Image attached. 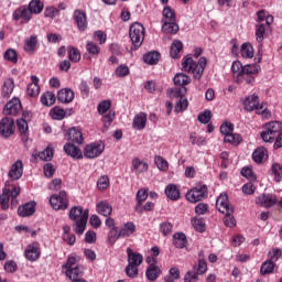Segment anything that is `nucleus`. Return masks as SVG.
<instances>
[{
	"mask_svg": "<svg viewBox=\"0 0 282 282\" xmlns=\"http://www.w3.org/2000/svg\"><path fill=\"white\" fill-rule=\"evenodd\" d=\"M231 72L234 80L238 85H241L243 82L247 85H252L254 83V76L261 72V66L259 64H247L243 66L241 62L235 61L231 65Z\"/></svg>",
	"mask_w": 282,
	"mask_h": 282,
	"instance_id": "1",
	"label": "nucleus"
},
{
	"mask_svg": "<svg viewBox=\"0 0 282 282\" xmlns=\"http://www.w3.org/2000/svg\"><path fill=\"white\" fill-rule=\"evenodd\" d=\"M68 217L73 224V230L76 235H83L87 228V221H89V209H83L80 206H74L70 208Z\"/></svg>",
	"mask_w": 282,
	"mask_h": 282,
	"instance_id": "2",
	"label": "nucleus"
},
{
	"mask_svg": "<svg viewBox=\"0 0 282 282\" xmlns=\"http://www.w3.org/2000/svg\"><path fill=\"white\" fill-rule=\"evenodd\" d=\"M206 57H200L198 63L194 62L193 57L185 56L182 61V70L187 72V74H192L195 80H202V76H204V69H206L207 65Z\"/></svg>",
	"mask_w": 282,
	"mask_h": 282,
	"instance_id": "3",
	"label": "nucleus"
},
{
	"mask_svg": "<svg viewBox=\"0 0 282 282\" xmlns=\"http://www.w3.org/2000/svg\"><path fill=\"white\" fill-rule=\"evenodd\" d=\"M21 194V187L14 186L10 188H3L2 194H0V206L2 210H8L10 208V197H11V207L17 208L19 206V200L17 197Z\"/></svg>",
	"mask_w": 282,
	"mask_h": 282,
	"instance_id": "4",
	"label": "nucleus"
},
{
	"mask_svg": "<svg viewBox=\"0 0 282 282\" xmlns=\"http://www.w3.org/2000/svg\"><path fill=\"white\" fill-rule=\"evenodd\" d=\"M245 111H256V113L262 116V118H270V111H268V106L265 104L259 105V95L253 94L248 96L243 100Z\"/></svg>",
	"mask_w": 282,
	"mask_h": 282,
	"instance_id": "5",
	"label": "nucleus"
},
{
	"mask_svg": "<svg viewBox=\"0 0 282 282\" xmlns=\"http://www.w3.org/2000/svg\"><path fill=\"white\" fill-rule=\"evenodd\" d=\"M220 133L225 135L224 142L227 144H232L237 147V144H241V134L235 133V126L230 122H225L220 126Z\"/></svg>",
	"mask_w": 282,
	"mask_h": 282,
	"instance_id": "6",
	"label": "nucleus"
},
{
	"mask_svg": "<svg viewBox=\"0 0 282 282\" xmlns=\"http://www.w3.org/2000/svg\"><path fill=\"white\" fill-rule=\"evenodd\" d=\"M129 36L133 50H138L144 43V26L141 23L134 22L130 26Z\"/></svg>",
	"mask_w": 282,
	"mask_h": 282,
	"instance_id": "7",
	"label": "nucleus"
},
{
	"mask_svg": "<svg viewBox=\"0 0 282 282\" xmlns=\"http://www.w3.org/2000/svg\"><path fill=\"white\" fill-rule=\"evenodd\" d=\"M282 131V123L279 121H271L264 126V130L261 132L263 142H274V139Z\"/></svg>",
	"mask_w": 282,
	"mask_h": 282,
	"instance_id": "8",
	"label": "nucleus"
},
{
	"mask_svg": "<svg viewBox=\"0 0 282 282\" xmlns=\"http://www.w3.org/2000/svg\"><path fill=\"white\" fill-rule=\"evenodd\" d=\"M62 269L70 281L77 280L83 274V268L78 264L75 257H69Z\"/></svg>",
	"mask_w": 282,
	"mask_h": 282,
	"instance_id": "9",
	"label": "nucleus"
},
{
	"mask_svg": "<svg viewBox=\"0 0 282 282\" xmlns=\"http://www.w3.org/2000/svg\"><path fill=\"white\" fill-rule=\"evenodd\" d=\"M132 235H135V224H133V221H128L120 227L116 235H108V240L110 243H116L120 237L127 238L132 237Z\"/></svg>",
	"mask_w": 282,
	"mask_h": 282,
	"instance_id": "10",
	"label": "nucleus"
},
{
	"mask_svg": "<svg viewBox=\"0 0 282 282\" xmlns=\"http://www.w3.org/2000/svg\"><path fill=\"white\" fill-rule=\"evenodd\" d=\"M50 204L54 210H66V208L69 206L67 192L61 191L58 194L52 195L50 198Z\"/></svg>",
	"mask_w": 282,
	"mask_h": 282,
	"instance_id": "11",
	"label": "nucleus"
},
{
	"mask_svg": "<svg viewBox=\"0 0 282 282\" xmlns=\"http://www.w3.org/2000/svg\"><path fill=\"white\" fill-rule=\"evenodd\" d=\"M104 151H105V143L93 142L85 147L83 156L87 158V160H96V158H99V155H102Z\"/></svg>",
	"mask_w": 282,
	"mask_h": 282,
	"instance_id": "12",
	"label": "nucleus"
},
{
	"mask_svg": "<svg viewBox=\"0 0 282 282\" xmlns=\"http://www.w3.org/2000/svg\"><path fill=\"white\" fill-rule=\"evenodd\" d=\"M207 193H208V187L206 185H199V186L193 187L191 191L186 193V199L192 204H197V202H202V199L206 197Z\"/></svg>",
	"mask_w": 282,
	"mask_h": 282,
	"instance_id": "13",
	"label": "nucleus"
},
{
	"mask_svg": "<svg viewBox=\"0 0 282 282\" xmlns=\"http://www.w3.org/2000/svg\"><path fill=\"white\" fill-rule=\"evenodd\" d=\"M14 119L10 117H4L0 120V135L2 138H10L14 135Z\"/></svg>",
	"mask_w": 282,
	"mask_h": 282,
	"instance_id": "14",
	"label": "nucleus"
},
{
	"mask_svg": "<svg viewBox=\"0 0 282 282\" xmlns=\"http://www.w3.org/2000/svg\"><path fill=\"white\" fill-rule=\"evenodd\" d=\"M274 23V17L268 15L267 17V24L265 23H258L256 25V41L258 43H263V39H265V32L270 30V25Z\"/></svg>",
	"mask_w": 282,
	"mask_h": 282,
	"instance_id": "15",
	"label": "nucleus"
},
{
	"mask_svg": "<svg viewBox=\"0 0 282 282\" xmlns=\"http://www.w3.org/2000/svg\"><path fill=\"white\" fill-rule=\"evenodd\" d=\"M216 208L221 214L235 213V207L230 205L227 194H220L216 200Z\"/></svg>",
	"mask_w": 282,
	"mask_h": 282,
	"instance_id": "16",
	"label": "nucleus"
},
{
	"mask_svg": "<svg viewBox=\"0 0 282 282\" xmlns=\"http://www.w3.org/2000/svg\"><path fill=\"white\" fill-rule=\"evenodd\" d=\"M131 171L134 175H144L149 171V163L135 156L131 161Z\"/></svg>",
	"mask_w": 282,
	"mask_h": 282,
	"instance_id": "17",
	"label": "nucleus"
},
{
	"mask_svg": "<svg viewBox=\"0 0 282 282\" xmlns=\"http://www.w3.org/2000/svg\"><path fill=\"white\" fill-rule=\"evenodd\" d=\"M8 177H10L12 182H17V180H21V177H23V162L21 160L15 161L11 165Z\"/></svg>",
	"mask_w": 282,
	"mask_h": 282,
	"instance_id": "18",
	"label": "nucleus"
},
{
	"mask_svg": "<svg viewBox=\"0 0 282 282\" xmlns=\"http://www.w3.org/2000/svg\"><path fill=\"white\" fill-rule=\"evenodd\" d=\"M21 109V100L19 98H13L4 106L3 113L4 116H17Z\"/></svg>",
	"mask_w": 282,
	"mask_h": 282,
	"instance_id": "19",
	"label": "nucleus"
},
{
	"mask_svg": "<svg viewBox=\"0 0 282 282\" xmlns=\"http://www.w3.org/2000/svg\"><path fill=\"white\" fill-rule=\"evenodd\" d=\"M256 204L263 206V208H272V206L276 204V196L272 194H261L256 198Z\"/></svg>",
	"mask_w": 282,
	"mask_h": 282,
	"instance_id": "20",
	"label": "nucleus"
},
{
	"mask_svg": "<svg viewBox=\"0 0 282 282\" xmlns=\"http://www.w3.org/2000/svg\"><path fill=\"white\" fill-rule=\"evenodd\" d=\"M24 254L29 261H36L39 257H41V248L39 247V243L33 242L32 245H29Z\"/></svg>",
	"mask_w": 282,
	"mask_h": 282,
	"instance_id": "21",
	"label": "nucleus"
},
{
	"mask_svg": "<svg viewBox=\"0 0 282 282\" xmlns=\"http://www.w3.org/2000/svg\"><path fill=\"white\" fill-rule=\"evenodd\" d=\"M64 151L67 155L73 158V160H83V151L74 143H66L64 145Z\"/></svg>",
	"mask_w": 282,
	"mask_h": 282,
	"instance_id": "22",
	"label": "nucleus"
},
{
	"mask_svg": "<svg viewBox=\"0 0 282 282\" xmlns=\"http://www.w3.org/2000/svg\"><path fill=\"white\" fill-rule=\"evenodd\" d=\"M127 256H128V264L135 265L137 268H140L142 265V261H144V258L141 253L133 252L131 248H127Z\"/></svg>",
	"mask_w": 282,
	"mask_h": 282,
	"instance_id": "23",
	"label": "nucleus"
},
{
	"mask_svg": "<svg viewBox=\"0 0 282 282\" xmlns=\"http://www.w3.org/2000/svg\"><path fill=\"white\" fill-rule=\"evenodd\" d=\"M33 213H36V203L30 202L18 208V215L20 217H31Z\"/></svg>",
	"mask_w": 282,
	"mask_h": 282,
	"instance_id": "24",
	"label": "nucleus"
},
{
	"mask_svg": "<svg viewBox=\"0 0 282 282\" xmlns=\"http://www.w3.org/2000/svg\"><path fill=\"white\" fill-rule=\"evenodd\" d=\"M74 21L77 23L78 30L85 32L87 30V15L80 10L74 12Z\"/></svg>",
	"mask_w": 282,
	"mask_h": 282,
	"instance_id": "25",
	"label": "nucleus"
},
{
	"mask_svg": "<svg viewBox=\"0 0 282 282\" xmlns=\"http://www.w3.org/2000/svg\"><path fill=\"white\" fill-rule=\"evenodd\" d=\"M96 212L102 217H110L111 213H113V207L108 202L100 200L96 206Z\"/></svg>",
	"mask_w": 282,
	"mask_h": 282,
	"instance_id": "26",
	"label": "nucleus"
},
{
	"mask_svg": "<svg viewBox=\"0 0 282 282\" xmlns=\"http://www.w3.org/2000/svg\"><path fill=\"white\" fill-rule=\"evenodd\" d=\"M36 45H39V37L36 35H31L24 41V52H26V54H34Z\"/></svg>",
	"mask_w": 282,
	"mask_h": 282,
	"instance_id": "27",
	"label": "nucleus"
},
{
	"mask_svg": "<svg viewBox=\"0 0 282 282\" xmlns=\"http://www.w3.org/2000/svg\"><path fill=\"white\" fill-rule=\"evenodd\" d=\"M187 93H188V88H186V86H183L181 88L174 87V88L167 89V96L171 99H175V98L182 99L186 96Z\"/></svg>",
	"mask_w": 282,
	"mask_h": 282,
	"instance_id": "28",
	"label": "nucleus"
},
{
	"mask_svg": "<svg viewBox=\"0 0 282 282\" xmlns=\"http://www.w3.org/2000/svg\"><path fill=\"white\" fill-rule=\"evenodd\" d=\"M252 160L257 164H262V162H265L268 160V150L265 148H258L252 153Z\"/></svg>",
	"mask_w": 282,
	"mask_h": 282,
	"instance_id": "29",
	"label": "nucleus"
},
{
	"mask_svg": "<svg viewBox=\"0 0 282 282\" xmlns=\"http://www.w3.org/2000/svg\"><path fill=\"white\" fill-rule=\"evenodd\" d=\"M186 243H188V240L186 239V235L184 232H176L173 235V245L175 248L182 250V248H186Z\"/></svg>",
	"mask_w": 282,
	"mask_h": 282,
	"instance_id": "30",
	"label": "nucleus"
},
{
	"mask_svg": "<svg viewBox=\"0 0 282 282\" xmlns=\"http://www.w3.org/2000/svg\"><path fill=\"white\" fill-rule=\"evenodd\" d=\"M57 100H59V102H64V104L72 102V100H74V91H72V89H67V88L59 90L57 94Z\"/></svg>",
	"mask_w": 282,
	"mask_h": 282,
	"instance_id": "31",
	"label": "nucleus"
},
{
	"mask_svg": "<svg viewBox=\"0 0 282 282\" xmlns=\"http://www.w3.org/2000/svg\"><path fill=\"white\" fill-rule=\"evenodd\" d=\"M165 195L172 202H177V199H180V189L177 188V185H174V184L167 185L165 187Z\"/></svg>",
	"mask_w": 282,
	"mask_h": 282,
	"instance_id": "32",
	"label": "nucleus"
},
{
	"mask_svg": "<svg viewBox=\"0 0 282 282\" xmlns=\"http://www.w3.org/2000/svg\"><path fill=\"white\" fill-rule=\"evenodd\" d=\"M173 80L176 87H186V85H191V77L184 73H177Z\"/></svg>",
	"mask_w": 282,
	"mask_h": 282,
	"instance_id": "33",
	"label": "nucleus"
},
{
	"mask_svg": "<svg viewBox=\"0 0 282 282\" xmlns=\"http://www.w3.org/2000/svg\"><path fill=\"white\" fill-rule=\"evenodd\" d=\"M68 140L75 142V144H83V132L77 128H70L68 130Z\"/></svg>",
	"mask_w": 282,
	"mask_h": 282,
	"instance_id": "34",
	"label": "nucleus"
},
{
	"mask_svg": "<svg viewBox=\"0 0 282 282\" xmlns=\"http://www.w3.org/2000/svg\"><path fill=\"white\" fill-rule=\"evenodd\" d=\"M162 30L165 34H177L180 32V25L174 21H164Z\"/></svg>",
	"mask_w": 282,
	"mask_h": 282,
	"instance_id": "35",
	"label": "nucleus"
},
{
	"mask_svg": "<svg viewBox=\"0 0 282 282\" xmlns=\"http://www.w3.org/2000/svg\"><path fill=\"white\" fill-rule=\"evenodd\" d=\"M12 91H14V79L8 78L2 85L3 98H10V96H12Z\"/></svg>",
	"mask_w": 282,
	"mask_h": 282,
	"instance_id": "36",
	"label": "nucleus"
},
{
	"mask_svg": "<svg viewBox=\"0 0 282 282\" xmlns=\"http://www.w3.org/2000/svg\"><path fill=\"white\" fill-rule=\"evenodd\" d=\"M17 126L20 131L23 142H28V119L20 118L17 120Z\"/></svg>",
	"mask_w": 282,
	"mask_h": 282,
	"instance_id": "37",
	"label": "nucleus"
},
{
	"mask_svg": "<svg viewBox=\"0 0 282 282\" xmlns=\"http://www.w3.org/2000/svg\"><path fill=\"white\" fill-rule=\"evenodd\" d=\"M134 129L142 130L147 127V113L140 112L133 119Z\"/></svg>",
	"mask_w": 282,
	"mask_h": 282,
	"instance_id": "38",
	"label": "nucleus"
},
{
	"mask_svg": "<svg viewBox=\"0 0 282 282\" xmlns=\"http://www.w3.org/2000/svg\"><path fill=\"white\" fill-rule=\"evenodd\" d=\"M143 61L148 65H158L160 62V54L156 51L145 53L143 55Z\"/></svg>",
	"mask_w": 282,
	"mask_h": 282,
	"instance_id": "39",
	"label": "nucleus"
},
{
	"mask_svg": "<svg viewBox=\"0 0 282 282\" xmlns=\"http://www.w3.org/2000/svg\"><path fill=\"white\" fill-rule=\"evenodd\" d=\"M145 275L149 281H155L160 276V267L155 264L149 265Z\"/></svg>",
	"mask_w": 282,
	"mask_h": 282,
	"instance_id": "40",
	"label": "nucleus"
},
{
	"mask_svg": "<svg viewBox=\"0 0 282 282\" xmlns=\"http://www.w3.org/2000/svg\"><path fill=\"white\" fill-rule=\"evenodd\" d=\"M41 102L44 107H52L56 102V95L52 91H46L41 96Z\"/></svg>",
	"mask_w": 282,
	"mask_h": 282,
	"instance_id": "41",
	"label": "nucleus"
},
{
	"mask_svg": "<svg viewBox=\"0 0 282 282\" xmlns=\"http://www.w3.org/2000/svg\"><path fill=\"white\" fill-rule=\"evenodd\" d=\"M240 54L243 58H252L254 56V48L251 43H243L240 48Z\"/></svg>",
	"mask_w": 282,
	"mask_h": 282,
	"instance_id": "42",
	"label": "nucleus"
},
{
	"mask_svg": "<svg viewBox=\"0 0 282 282\" xmlns=\"http://www.w3.org/2000/svg\"><path fill=\"white\" fill-rule=\"evenodd\" d=\"M186 109H188V99L181 97V99L175 102L174 111L175 113H182V111H186Z\"/></svg>",
	"mask_w": 282,
	"mask_h": 282,
	"instance_id": "43",
	"label": "nucleus"
},
{
	"mask_svg": "<svg viewBox=\"0 0 282 282\" xmlns=\"http://www.w3.org/2000/svg\"><path fill=\"white\" fill-rule=\"evenodd\" d=\"M272 272H274V262L272 260L264 261L260 268V274L265 276V274H272Z\"/></svg>",
	"mask_w": 282,
	"mask_h": 282,
	"instance_id": "44",
	"label": "nucleus"
},
{
	"mask_svg": "<svg viewBox=\"0 0 282 282\" xmlns=\"http://www.w3.org/2000/svg\"><path fill=\"white\" fill-rule=\"evenodd\" d=\"M43 8L44 4L41 2V0H32L29 3V10H31L33 14H41L43 12Z\"/></svg>",
	"mask_w": 282,
	"mask_h": 282,
	"instance_id": "45",
	"label": "nucleus"
},
{
	"mask_svg": "<svg viewBox=\"0 0 282 282\" xmlns=\"http://www.w3.org/2000/svg\"><path fill=\"white\" fill-rule=\"evenodd\" d=\"M184 45L182 44V41H174L171 45L170 48V56L172 58H177V54H180V52H182Z\"/></svg>",
	"mask_w": 282,
	"mask_h": 282,
	"instance_id": "46",
	"label": "nucleus"
},
{
	"mask_svg": "<svg viewBox=\"0 0 282 282\" xmlns=\"http://www.w3.org/2000/svg\"><path fill=\"white\" fill-rule=\"evenodd\" d=\"M149 198V191L148 189H139L137 193V205L135 210H138L142 206V202H147Z\"/></svg>",
	"mask_w": 282,
	"mask_h": 282,
	"instance_id": "47",
	"label": "nucleus"
},
{
	"mask_svg": "<svg viewBox=\"0 0 282 282\" xmlns=\"http://www.w3.org/2000/svg\"><path fill=\"white\" fill-rule=\"evenodd\" d=\"M39 158L43 162H50L54 158V149L47 147L44 151L39 153Z\"/></svg>",
	"mask_w": 282,
	"mask_h": 282,
	"instance_id": "48",
	"label": "nucleus"
},
{
	"mask_svg": "<svg viewBox=\"0 0 282 282\" xmlns=\"http://www.w3.org/2000/svg\"><path fill=\"white\" fill-rule=\"evenodd\" d=\"M41 91V87L37 83H31L28 85L26 93L31 98H36Z\"/></svg>",
	"mask_w": 282,
	"mask_h": 282,
	"instance_id": "49",
	"label": "nucleus"
},
{
	"mask_svg": "<svg viewBox=\"0 0 282 282\" xmlns=\"http://www.w3.org/2000/svg\"><path fill=\"white\" fill-rule=\"evenodd\" d=\"M271 173L274 176V182H281L282 180V165L279 163H273L271 167Z\"/></svg>",
	"mask_w": 282,
	"mask_h": 282,
	"instance_id": "50",
	"label": "nucleus"
},
{
	"mask_svg": "<svg viewBox=\"0 0 282 282\" xmlns=\"http://www.w3.org/2000/svg\"><path fill=\"white\" fill-rule=\"evenodd\" d=\"M154 163H155L156 167L159 169V171H163V172L169 171V161H166L164 158L155 156Z\"/></svg>",
	"mask_w": 282,
	"mask_h": 282,
	"instance_id": "51",
	"label": "nucleus"
},
{
	"mask_svg": "<svg viewBox=\"0 0 282 282\" xmlns=\"http://www.w3.org/2000/svg\"><path fill=\"white\" fill-rule=\"evenodd\" d=\"M189 142L196 144L197 147H204L206 144V137H197V133L192 132L189 134Z\"/></svg>",
	"mask_w": 282,
	"mask_h": 282,
	"instance_id": "52",
	"label": "nucleus"
},
{
	"mask_svg": "<svg viewBox=\"0 0 282 282\" xmlns=\"http://www.w3.org/2000/svg\"><path fill=\"white\" fill-rule=\"evenodd\" d=\"M68 58L72 63H78L80 61V51L74 46L68 47Z\"/></svg>",
	"mask_w": 282,
	"mask_h": 282,
	"instance_id": "53",
	"label": "nucleus"
},
{
	"mask_svg": "<svg viewBox=\"0 0 282 282\" xmlns=\"http://www.w3.org/2000/svg\"><path fill=\"white\" fill-rule=\"evenodd\" d=\"M213 118V112L210 110H205L204 112H200L197 117L198 122L202 124H208Z\"/></svg>",
	"mask_w": 282,
	"mask_h": 282,
	"instance_id": "54",
	"label": "nucleus"
},
{
	"mask_svg": "<svg viewBox=\"0 0 282 282\" xmlns=\"http://www.w3.org/2000/svg\"><path fill=\"white\" fill-rule=\"evenodd\" d=\"M51 116L53 118V120H63V118H65L66 112L64 109L59 108V107H54L51 110Z\"/></svg>",
	"mask_w": 282,
	"mask_h": 282,
	"instance_id": "55",
	"label": "nucleus"
},
{
	"mask_svg": "<svg viewBox=\"0 0 282 282\" xmlns=\"http://www.w3.org/2000/svg\"><path fill=\"white\" fill-rule=\"evenodd\" d=\"M241 176L249 180V182H257V175H254V172H252L251 167H243L241 170Z\"/></svg>",
	"mask_w": 282,
	"mask_h": 282,
	"instance_id": "56",
	"label": "nucleus"
},
{
	"mask_svg": "<svg viewBox=\"0 0 282 282\" xmlns=\"http://www.w3.org/2000/svg\"><path fill=\"white\" fill-rule=\"evenodd\" d=\"M4 58H6V61H10L11 63H18V61H19L17 51L14 48H8L4 52Z\"/></svg>",
	"mask_w": 282,
	"mask_h": 282,
	"instance_id": "57",
	"label": "nucleus"
},
{
	"mask_svg": "<svg viewBox=\"0 0 282 282\" xmlns=\"http://www.w3.org/2000/svg\"><path fill=\"white\" fill-rule=\"evenodd\" d=\"M224 224L227 228H235V226H237V219H235L232 213L225 214Z\"/></svg>",
	"mask_w": 282,
	"mask_h": 282,
	"instance_id": "58",
	"label": "nucleus"
},
{
	"mask_svg": "<svg viewBox=\"0 0 282 282\" xmlns=\"http://www.w3.org/2000/svg\"><path fill=\"white\" fill-rule=\"evenodd\" d=\"M192 226L197 232H204V230H206V224H204V220L199 218H194L192 220Z\"/></svg>",
	"mask_w": 282,
	"mask_h": 282,
	"instance_id": "59",
	"label": "nucleus"
},
{
	"mask_svg": "<svg viewBox=\"0 0 282 282\" xmlns=\"http://www.w3.org/2000/svg\"><path fill=\"white\" fill-rule=\"evenodd\" d=\"M97 186L100 191L109 188V176L102 175L97 181Z\"/></svg>",
	"mask_w": 282,
	"mask_h": 282,
	"instance_id": "60",
	"label": "nucleus"
},
{
	"mask_svg": "<svg viewBox=\"0 0 282 282\" xmlns=\"http://www.w3.org/2000/svg\"><path fill=\"white\" fill-rule=\"evenodd\" d=\"M105 225L107 226V228H110V231L108 235H116V232H118V227H116V220L111 217H107Z\"/></svg>",
	"mask_w": 282,
	"mask_h": 282,
	"instance_id": "61",
	"label": "nucleus"
},
{
	"mask_svg": "<svg viewBox=\"0 0 282 282\" xmlns=\"http://www.w3.org/2000/svg\"><path fill=\"white\" fill-rule=\"evenodd\" d=\"M126 274L130 279H137V276H138V267H135L133 264H128L126 267Z\"/></svg>",
	"mask_w": 282,
	"mask_h": 282,
	"instance_id": "62",
	"label": "nucleus"
},
{
	"mask_svg": "<svg viewBox=\"0 0 282 282\" xmlns=\"http://www.w3.org/2000/svg\"><path fill=\"white\" fill-rule=\"evenodd\" d=\"M116 76L119 78H124V76H129V66L120 65L116 68Z\"/></svg>",
	"mask_w": 282,
	"mask_h": 282,
	"instance_id": "63",
	"label": "nucleus"
},
{
	"mask_svg": "<svg viewBox=\"0 0 282 282\" xmlns=\"http://www.w3.org/2000/svg\"><path fill=\"white\" fill-rule=\"evenodd\" d=\"M163 17L165 18V21H175V11L170 7H165L163 9Z\"/></svg>",
	"mask_w": 282,
	"mask_h": 282,
	"instance_id": "64",
	"label": "nucleus"
}]
</instances>
